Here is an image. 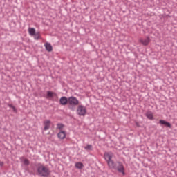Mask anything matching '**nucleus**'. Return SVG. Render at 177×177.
Listing matches in <instances>:
<instances>
[{
    "instance_id": "1",
    "label": "nucleus",
    "mask_w": 177,
    "mask_h": 177,
    "mask_svg": "<svg viewBox=\"0 0 177 177\" xmlns=\"http://www.w3.org/2000/svg\"><path fill=\"white\" fill-rule=\"evenodd\" d=\"M104 158L106 161L109 168H115V163L113 160V153L106 152L104 154Z\"/></svg>"
},
{
    "instance_id": "2",
    "label": "nucleus",
    "mask_w": 177,
    "mask_h": 177,
    "mask_svg": "<svg viewBox=\"0 0 177 177\" xmlns=\"http://www.w3.org/2000/svg\"><path fill=\"white\" fill-rule=\"evenodd\" d=\"M37 173L40 176L46 177L49 176L50 171L47 167L44 166L43 165H38Z\"/></svg>"
},
{
    "instance_id": "3",
    "label": "nucleus",
    "mask_w": 177,
    "mask_h": 177,
    "mask_svg": "<svg viewBox=\"0 0 177 177\" xmlns=\"http://www.w3.org/2000/svg\"><path fill=\"white\" fill-rule=\"evenodd\" d=\"M80 104V100L74 96L68 97V105L69 106H78Z\"/></svg>"
},
{
    "instance_id": "4",
    "label": "nucleus",
    "mask_w": 177,
    "mask_h": 177,
    "mask_svg": "<svg viewBox=\"0 0 177 177\" xmlns=\"http://www.w3.org/2000/svg\"><path fill=\"white\" fill-rule=\"evenodd\" d=\"M118 165L115 168H111V169H117L120 174L122 175H125V168L124 167V165L121 162H117Z\"/></svg>"
},
{
    "instance_id": "5",
    "label": "nucleus",
    "mask_w": 177,
    "mask_h": 177,
    "mask_svg": "<svg viewBox=\"0 0 177 177\" xmlns=\"http://www.w3.org/2000/svg\"><path fill=\"white\" fill-rule=\"evenodd\" d=\"M77 113L78 115L84 116L86 114V107L83 105H80L77 109Z\"/></svg>"
},
{
    "instance_id": "6",
    "label": "nucleus",
    "mask_w": 177,
    "mask_h": 177,
    "mask_svg": "<svg viewBox=\"0 0 177 177\" xmlns=\"http://www.w3.org/2000/svg\"><path fill=\"white\" fill-rule=\"evenodd\" d=\"M139 42L142 44V45H144V46H147L149 44H150V37H147L146 39H140Z\"/></svg>"
},
{
    "instance_id": "7",
    "label": "nucleus",
    "mask_w": 177,
    "mask_h": 177,
    "mask_svg": "<svg viewBox=\"0 0 177 177\" xmlns=\"http://www.w3.org/2000/svg\"><path fill=\"white\" fill-rule=\"evenodd\" d=\"M59 103L62 106H66V104H68V98L67 97H62L59 99Z\"/></svg>"
},
{
    "instance_id": "8",
    "label": "nucleus",
    "mask_w": 177,
    "mask_h": 177,
    "mask_svg": "<svg viewBox=\"0 0 177 177\" xmlns=\"http://www.w3.org/2000/svg\"><path fill=\"white\" fill-rule=\"evenodd\" d=\"M44 131H48L50 128V122L49 120H46L44 122Z\"/></svg>"
},
{
    "instance_id": "9",
    "label": "nucleus",
    "mask_w": 177,
    "mask_h": 177,
    "mask_svg": "<svg viewBox=\"0 0 177 177\" xmlns=\"http://www.w3.org/2000/svg\"><path fill=\"white\" fill-rule=\"evenodd\" d=\"M44 46L48 52H52V50H53V47H52L50 43H46L44 44Z\"/></svg>"
},
{
    "instance_id": "10",
    "label": "nucleus",
    "mask_w": 177,
    "mask_h": 177,
    "mask_svg": "<svg viewBox=\"0 0 177 177\" xmlns=\"http://www.w3.org/2000/svg\"><path fill=\"white\" fill-rule=\"evenodd\" d=\"M159 124H161V125H165V127H167V128H171V123L165 120H160L159 121Z\"/></svg>"
},
{
    "instance_id": "11",
    "label": "nucleus",
    "mask_w": 177,
    "mask_h": 177,
    "mask_svg": "<svg viewBox=\"0 0 177 177\" xmlns=\"http://www.w3.org/2000/svg\"><path fill=\"white\" fill-rule=\"evenodd\" d=\"M59 139H65L66 138V131H61L57 134Z\"/></svg>"
},
{
    "instance_id": "12",
    "label": "nucleus",
    "mask_w": 177,
    "mask_h": 177,
    "mask_svg": "<svg viewBox=\"0 0 177 177\" xmlns=\"http://www.w3.org/2000/svg\"><path fill=\"white\" fill-rule=\"evenodd\" d=\"M21 162H24V165H30V160L28 159L22 157L20 158Z\"/></svg>"
},
{
    "instance_id": "13",
    "label": "nucleus",
    "mask_w": 177,
    "mask_h": 177,
    "mask_svg": "<svg viewBox=\"0 0 177 177\" xmlns=\"http://www.w3.org/2000/svg\"><path fill=\"white\" fill-rule=\"evenodd\" d=\"M75 167L77 168V169H82L84 168V164H82V162H76Z\"/></svg>"
},
{
    "instance_id": "14",
    "label": "nucleus",
    "mask_w": 177,
    "mask_h": 177,
    "mask_svg": "<svg viewBox=\"0 0 177 177\" xmlns=\"http://www.w3.org/2000/svg\"><path fill=\"white\" fill-rule=\"evenodd\" d=\"M28 32H29L30 35H31L32 37H34V35H35V28H29Z\"/></svg>"
},
{
    "instance_id": "15",
    "label": "nucleus",
    "mask_w": 177,
    "mask_h": 177,
    "mask_svg": "<svg viewBox=\"0 0 177 177\" xmlns=\"http://www.w3.org/2000/svg\"><path fill=\"white\" fill-rule=\"evenodd\" d=\"M146 117L148 118V120H154V116L151 112L147 113Z\"/></svg>"
},
{
    "instance_id": "16",
    "label": "nucleus",
    "mask_w": 177,
    "mask_h": 177,
    "mask_svg": "<svg viewBox=\"0 0 177 177\" xmlns=\"http://www.w3.org/2000/svg\"><path fill=\"white\" fill-rule=\"evenodd\" d=\"M47 96H48V97H53V96H57V95H56L55 93H53L51 91H48Z\"/></svg>"
},
{
    "instance_id": "17",
    "label": "nucleus",
    "mask_w": 177,
    "mask_h": 177,
    "mask_svg": "<svg viewBox=\"0 0 177 177\" xmlns=\"http://www.w3.org/2000/svg\"><path fill=\"white\" fill-rule=\"evenodd\" d=\"M57 128L59 131H62L63 129V128H64V124H63L62 123H59V124H57Z\"/></svg>"
},
{
    "instance_id": "18",
    "label": "nucleus",
    "mask_w": 177,
    "mask_h": 177,
    "mask_svg": "<svg viewBox=\"0 0 177 177\" xmlns=\"http://www.w3.org/2000/svg\"><path fill=\"white\" fill-rule=\"evenodd\" d=\"M33 36L35 39L36 40H38L41 38V35L39 34V32L35 33Z\"/></svg>"
},
{
    "instance_id": "19",
    "label": "nucleus",
    "mask_w": 177,
    "mask_h": 177,
    "mask_svg": "<svg viewBox=\"0 0 177 177\" xmlns=\"http://www.w3.org/2000/svg\"><path fill=\"white\" fill-rule=\"evenodd\" d=\"M84 149L85 150H92V145H87L86 147H84Z\"/></svg>"
},
{
    "instance_id": "20",
    "label": "nucleus",
    "mask_w": 177,
    "mask_h": 177,
    "mask_svg": "<svg viewBox=\"0 0 177 177\" xmlns=\"http://www.w3.org/2000/svg\"><path fill=\"white\" fill-rule=\"evenodd\" d=\"M12 109L13 111H15V113H16V111H17L16 107L14 106Z\"/></svg>"
},
{
    "instance_id": "21",
    "label": "nucleus",
    "mask_w": 177,
    "mask_h": 177,
    "mask_svg": "<svg viewBox=\"0 0 177 177\" xmlns=\"http://www.w3.org/2000/svg\"><path fill=\"white\" fill-rule=\"evenodd\" d=\"M9 107H10L11 109H12V108L15 107V106H13V105H12V104H10V105H9Z\"/></svg>"
}]
</instances>
